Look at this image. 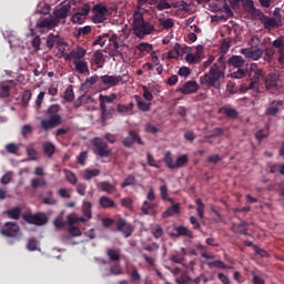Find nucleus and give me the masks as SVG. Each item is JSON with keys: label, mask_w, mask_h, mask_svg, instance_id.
<instances>
[{"label": "nucleus", "mask_w": 284, "mask_h": 284, "mask_svg": "<svg viewBox=\"0 0 284 284\" xmlns=\"http://www.w3.org/2000/svg\"><path fill=\"white\" fill-rule=\"evenodd\" d=\"M225 80V72L219 64L214 63L209 72L201 79L202 85L206 88H214V90H221V83Z\"/></svg>", "instance_id": "obj_1"}, {"label": "nucleus", "mask_w": 284, "mask_h": 284, "mask_svg": "<svg viewBox=\"0 0 284 284\" xmlns=\"http://www.w3.org/2000/svg\"><path fill=\"white\" fill-rule=\"evenodd\" d=\"M133 32L138 39H143L154 32V26L145 22L143 14L135 12L133 18Z\"/></svg>", "instance_id": "obj_2"}, {"label": "nucleus", "mask_w": 284, "mask_h": 284, "mask_svg": "<svg viewBox=\"0 0 284 284\" xmlns=\"http://www.w3.org/2000/svg\"><path fill=\"white\" fill-rule=\"evenodd\" d=\"M93 145V154L95 156H99L100 159H108L109 156H112V149L108 146V142L102 140V138H94L92 140Z\"/></svg>", "instance_id": "obj_3"}, {"label": "nucleus", "mask_w": 284, "mask_h": 284, "mask_svg": "<svg viewBox=\"0 0 284 284\" xmlns=\"http://www.w3.org/2000/svg\"><path fill=\"white\" fill-rule=\"evenodd\" d=\"M246 74H248V77L251 79L248 90H254V88H256V84L258 83V81H261V79H264L265 71H263L262 68H258V64L251 63L250 68L246 69Z\"/></svg>", "instance_id": "obj_4"}, {"label": "nucleus", "mask_w": 284, "mask_h": 284, "mask_svg": "<svg viewBox=\"0 0 284 284\" xmlns=\"http://www.w3.org/2000/svg\"><path fill=\"white\" fill-rule=\"evenodd\" d=\"M23 219L29 225H45L48 223V216L44 213L27 214Z\"/></svg>", "instance_id": "obj_5"}, {"label": "nucleus", "mask_w": 284, "mask_h": 284, "mask_svg": "<svg viewBox=\"0 0 284 284\" xmlns=\"http://www.w3.org/2000/svg\"><path fill=\"white\" fill-rule=\"evenodd\" d=\"M135 143H138V145H143V140L141 139L139 133H136V131L131 130L129 132V135L123 139L122 145L124 148H132Z\"/></svg>", "instance_id": "obj_6"}, {"label": "nucleus", "mask_w": 284, "mask_h": 284, "mask_svg": "<svg viewBox=\"0 0 284 284\" xmlns=\"http://www.w3.org/2000/svg\"><path fill=\"white\" fill-rule=\"evenodd\" d=\"M2 236H7L9 239H14L19 234V224L14 222H7L3 229L0 230Z\"/></svg>", "instance_id": "obj_7"}, {"label": "nucleus", "mask_w": 284, "mask_h": 284, "mask_svg": "<svg viewBox=\"0 0 284 284\" xmlns=\"http://www.w3.org/2000/svg\"><path fill=\"white\" fill-rule=\"evenodd\" d=\"M116 230L118 232H121L125 239H130L132 236V233L134 232V226H132L125 219H119L116 222Z\"/></svg>", "instance_id": "obj_8"}, {"label": "nucleus", "mask_w": 284, "mask_h": 284, "mask_svg": "<svg viewBox=\"0 0 284 284\" xmlns=\"http://www.w3.org/2000/svg\"><path fill=\"white\" fill-rule=\"evenodd\" d=\"M264 30H272L273 28H280L281 23L277 22L275 18H270L263 13V11L257 16Z\"/></svg>", "instance_id": "obj_9"}, {"label": "nucleus", "mask_w": 284, "mask_h": 284, "mask_svg": "<svg viewBox=\"0 0 284 284\" xmlns=\"http://www.w3.org/2000/svg\"><path fill=\"white\" fill-rule=\"evenodd\" d=\"M63 123V120H61V116H51L47 120H42L40 122V125L44 132H48V130H53V128H57Z\"/></svg>", "instance_id": "obj_10"}, {"label": "nucleus", "mask_w": 284, "mask_h": 284, "mask_svg": "<svg viewBox=\"0 0 284 284\" xmlns=\"http://www.w3.org/2000/svg\"><path fill=\"white\" fill-rule=\"evenodd\" d=\"M284 106L283 100H273L270 103V106L266 108L265 114L266 116H276L278 112H281V109Z\"/></svg>", "instance_id": "obj_11"}, {"label": "nucleus", "mask_w": 284, "mask_h": 284, "mask_svg": "<svg viewBox=\"0 0 284 284\" xmlns=\"http://www.w3.org/2000/svg\"><path fill=\"white\" fill-rule=\"evenodd\" d=\"M273 48L277 49V54L280 55L277 61L280 65H284V36L278 37L272 43Z\"/></svg>", "instance_id": "obj_12"}, {"label": "nucleus", "mask_w": 284, "mask_h": 284, "mask_svg": "<svg viewBox=\"0 0 284 284\" xmlns=\"http://www.w3.org/2000/svg\"><path fill=\"white\" fill-rule=\"evenodd\" d=\"M241 54L245 57L246 59H251L252 61H258L263 57V50L262 49H241Z\"/></svg>", "instance_id": "obj_13"}, {"label": "nucleus", "mask_w": 284, "mask_h": 284, "mask_svg": "<svg viewBox=\"0 0 284 284\" xmlns=\"http://www.w3.org/2000/svg\"><path fill=\"white\" fill-rule=\"evenodd\" d=\"M100 79L104 85L115 88V85H119L123 81V75H102Z\"/></svg>", "instance_id": "obj_14"}, {"label": "nucleus", "mask_w": 284, "mask_h": 284, "mask_svg": "<svg viewBox=\"0 0 284 284\" xmlns=\"http://www.w3.org/2000/svg\"><path fill=\"white\" fill-rule=\"evenodd\" d=\"M68 14H70V6H62L60 9L53 11V22L59 23L62 19H67Z\"/></svg>", "instance_id": "obj_15"}, {"label": "nucleus", "mask_w": 284, "mask_h": 284, "mask_svg": "<svg viewBox=\"0 0 284 284\" xmlns=\"http://www.w3.org/2000/svg\"><path fill=\"white\" fill-rule=\"evenodd\" d=\"M242 7L252 17H258L263 12L260 9H256V7H254L253 0H242Z\"/></svg>", "instance_id": "obj_16"}, {"label": "nucleus", "mask_w": 284, "mask_h": 284, "mask_svg": "<svg viewBox=\"0 0 284 284\" xmlns=\"http://www.w3.org/2000/svg\"><path fill=\"white\" fill-rule=\"evenodd\" d=\"M91 63L92 65L95 68H93V70H99L100 68H103L104 63H105V58L103 57V52L101 51H95L91 58Z\"/></svg>", "instance_id": "obj_17"}, {"label": "nucleus", "mask_w": 284, "mask_h": 284, "mask_svg": "<svg viewBox=\"0 0 284 284\" xmlns=\"http://www.w3.org/2000/svg\"><path fill=\"white\" fill-rule=\"evenodd\" d=\"M196 91H199V83L196 81H187L179 89V92L182 94H193Z\"/></svg>", "instance_id": "obj_18"}, {"label": "nucleus", "mask_w": 284, "mask_h": 284, "mask_svg": "<svg viewBox=\"0 0 284 284\" xmlns=\"http://www.w3.org/2000/svg\"><path fill=\"white\" fill-rule=\"evenodd\" d=\"M219 114H224L227 119H237L239 111L232 106L224 105L219 109Z\"/></svg>", "instance_id": "obj_19"}, {"label": "nucleus", "mask_w": 284, "mask_h": 284, "mask_svg": "<svg viewBox=\"0 0 284 284\" xmlns=\"http://www.w3.org/2000/svg\"><path fill=\"white\" fill-rule=\"evenodd\" d=\"M73 65H75V72H79V74H90V69L85 60H73Z\"/></svg>", "instance_id": "obj_20"}, {"label": "nucleus", "mask_w": 284, "mask_h": 284, "mask_svg": "<svg viewBox=\"0 0 284 284\" xmlns=\"http://www.w3.org/2000/svg\"><path fill=\"white\" fill-rule=\"evenodd\" d=\"M134 109V103H129L128 105L125 104H118L116 110L119 114H122L123 116H132L134 112L132 111Z\"/></svg>", "instance_id": "obj_21"}, {"label": "nucleus", "mask_w": 284, "mask_h": 284, "mask_svg": "<svg viewBox=\"0 0 284 284\" xmlns=\"http://www.w3.org/2000/svg\"><path fill=\"white\" fill-rule=\"evenodd\" d=\"M232 232H234L235 234H244L245 236H252V234L247 232V222L245 221H242L240 224H233Z\"/></svg>", "instance_id": "obj_22"}, {"label": "nucleus", "mask_w": 284, "mask_h": 284, "mask_svg": "<svg viewBox=\"0 0 284 284\" xmlns=\"http://www.w3.org/2000/svg\"><path fill=\"white\" fill-rule=\"evenodd\" d=\"M100 110H101V120L102 123H105V121L112 119L113 114H114V109H108V106L105 104H100Z\"/></svg>", "instance_id": "obj_23"}, {"label": "nucleus", "mask_w": 284, "mask_h": 284, "mask_svg": "<svg viewBox=\"0 0 284 284\" xmlns=\"http://www.w3.org/2000/svg\"><path fill=\"white\" fill-rule=\"evenodd\" d=\"M98 187L106 194H114V192H116V185L110 183L109 181L98 183Z\"/></svg>", "instance_id": "obj_24"}, {"label": "nucleus", "mask_w": 284, "mask_h": 284, "mask_svg": "<svg viewBox=\"0 0 284 284\" xmlns=\"http://www.w3.org/2000/svg\"><path fill=\"white\" fill-rule=\"evenodd\" d=\"M55 43L57 45H61L63 43L61 37L55 36L54 33H50L47 38V48H49V50H52Z\"/></svg>", "instance_id": "obj_25"}, {"label": "nucleus", "mask_w": 284, "mask_h": 284, "mask_svg": "<svg viewBox=\"0 0 284 284\" xmlns=\"http://www.w3.org/2000/svg\"><path fill=\"white\" fill-rule=\"evenodd\" d=\"M227 63L232 68H243L245 64V59L242 55H232L229 58Z\"/></svg>", "instance_id": "obj_26"}, {"label": "nucleus", "mask_w": 284, "mask_h": 284, "mask_svg": "<svg viewBox=\"0 0 284 284\" xmlns=\"http://www.w3.org/2000/svg\"><path fill=\"white\" fill-rule=\"evenodd\" d=\"M42 150L48 159H52V156H54V152H57V146H54V143L52 142H43Z\"/></svg>", "instance_id": "obj_27"}, {"label": "nucleus", "mask_w": 284, "mask_h": 284, "mask_svg": "<svg viewBox=\"0 0 284 284\" xmlns=\"http://www.w3.org/2000/svg\"><path fill=\"white\" fill-rule=\"evenodd\" d=\"M174 214H181V204L176 203L170 206L162 213V219H170V216H174Z\"/></svg>", "instance_id": "obj_28"}, {"label": "nucleus", "mask_w": 284, "mask_h": 284, "mask_svg": "<svg viewBox=\"0 0 284 284\" xmlns=\"http://www.w3.org/2000/svg\"><path fill=\"white\" fill-rule=\"evenodd\" d=\"M3 214H6L9 219L19 221L21 219V207L14 206L13 209L4 211Z\"/></svg>", "instance_id": "obj_29"}, {"label": "nucleus", "mask_w": 284, "mask_h": 284, "mask_svg": "<svg viewBox=\"0 0 284 284\" xmlns=\"http://www.w3.org/2000/svg\"><path fill=\"white\" fill-rule=\"evenodd\" d=\"M134 99L138 103L139 110H141L142 112H150L152 103L143 101L139 95H135Z\"/></svg>", "instance_id": "obj_30"}, {"label": "nucleus", "mask_w": 284, "mask_h": 284, "mask_svg": "<svg viewBox=\"0 0 284 284\" xmlns=\"http://www.w3.org/2000/svg\"><path fill=\"white\" fill-rule=\"evenodd\" d=\"M99 203L100 206L103 207V210H110L114 207V201L108 196H101Z\"/></svg>", "instance_id": "obj_31"}, {"label": "nucleus", "mask_w": 284, "mask_h": 284, "mask_svg": "<svg viewBox=\"0 0 284 284\" xmlns=\"http://www.w3.org/2000/svg\"><path fill=\"white\" fill-rule=\"evenodd\" d=\"M155 207H156V203L150 202V201H144L141 206V212H142V214L148 216V214H150V212H152V210H154Z\"/></svg>", "instance_id": "obj_32"}, {"label": "nucleus", "mask_w": 284, "mask_h": 284, "mask_svg": "<svg viewBox=\"0 0 284 284\" xmlns=\"http://www.w3.org/2000/svg\"><path fill=\"white\" fill-rule=\"evenodd\" d=\"M101 174V171L99 169H87L84 170L83 179L84 181H91V179H94Z\"/></svg>", "instance_id": "obj_33"}, {"label": "nucleus", "mask_w": 284, "mask_h": 284, "mask_svg": "<svg viewBox=\"0 0 284 284\" xmlns=\"http://www.w3.org/2000/svg\"><path fill=\"white\" fill-rule=\"evenodd\" d=\"M175 230H176L175 236H187L189 239H194V233H192V231H190L185 226H178Z\"/></svg>", "instance_id": "obj_34"}, {"label": "nucleus", "mask_w": 284, "mask_h": 284, "mask_svg": "<svg viewBox=\"0 0 284 284\" xmlns=\"http://www.w3.org/2000/svg\"><path fill=\"white\" fill-rule=\"evenodd\" d=\"M277 81L278 79L276 78V74H270L266 77L265 87L267 90H272V88H276V85H278Z\"/></svg>", "instance_id": "obj_35"}, {"label": "nucleus", "mask_w": 284, "mask_h": 284, "mask_svg": "<svg viewBox=\"0 0 284 284\" xmlns=\"http://www.w3.org/2000/svg\"><path fill=\"white\" fill-rule=\"evenodd\" d=\"M99 100H100V105H105V103H112L116 101V94L115 93H112L110 95L100 94Z\"/></svg>", "instance_id": "obj_36"}, {"label": "nucleus", "mask_w": 284, "mask_h": 284, "mask_svg": "<svg viewBox=\"0 0 284 284\" xmlns=\"http://www.w3.org/2000/svg\"><path fill=\"white\" fill-rule=\"evenodd\" d=\"M85 54H88V51H85V49L78 48L72 51L71 57H73L74 61H81V59H83V57H85Z\"/></svg>", "instance_id": "obj_37"}, {"label": "nucleus", "mask_w": 284, "mask_h": 284, "mask_svg": "<svg viewBox=\"0 0 284 284\" xmlns=\"http://www.w3.org/2000/svg\"><path fill=\"white\" fill-rule=\"evenodd\" d=\"M195 203L197 205V207H196L197 216H199V219H203L205 216V204L203 203V200H201V199H196Z\"/></svg>", "instance_id": "obj_38"}, {"label": "nucleus", "mask_w": 284, "mask_h": 284, "mask_svg": "<svg viewBox=\"0 0 284 284\" xmlns=\"http://www.w3.org/2000/svg\"><path fill=\"white\" fill-rule=\"evenodd\" d=\"M48 196L42 199L43 205H57V199H54V193L48 191Z\"/></svg>", "instance_id": "obj_39"}, {"label": "nucleus", "mask_w": 284, "mask_h": 284, "mask_svg": "<svg viewBox=\"0 0 284 284\" xmlns=\"http://www.w3.org/2000/svg\"><path fill=\"white\" fill-rule=\"evenodd\" d=\"M48 182L44 179H32L31 180V187L32 190H39V187H45Z\"/></svg>", "instance_id": "obj_40"}, {"label": "nucleus", "mask_w": 284, "mask_h": 284, "mask_svg": "<svg viewBox=\"0 0 284 284\" xmlns=\"http://www.w3.org/2000/svg\"><path fill=\"white\" fill-rule=\"evenodd\" d=\"M164 163L169 170H174V159H172V152L170 151L165 152Z\"/></svg>", "instance_id": "obj_41"}, {"label": "nucleus", "mask_w": 284, "mask_h": 284, "mask_svg": "<svg viewBox=\"0 0 284 284\" xmlns=\"http://www.w3.org/2000/svg\"><path fill=\"white\" fill-rule=\"evenodd\" d=\"M67 181L71 183V185H77L79 183V179L77 178V174H74L72 171L64 170Z\"/></svg>", "instance_id": "obj_42"}, {"label": "nucleus", "mask_w": 284, "mask_h": 284, "mask_svg": "<svg viewBox=\"0 0 284 284\" xmlns=\"http://www.w3.org/2000/svg\"><path fill=\"white\" fill-rule=\"evenodd\" d=\"M108 39H110V33H103L95 39L93 44L99 45L100 48H103V45H105Z\"/></svg>", "instance_id": "obj_43"}, {"label": "nucleus", "mask_w": 284, "mask_h": 284, "mask_svg": "<svg viewBox=\"0 0 284 284\" xmlns=\"http://www.w3.org/2000/svg\"><path fill=\"white\" fill-rule=\"evenodd\" d=\"M93 14H101L105 17L108 14V7L103 4H95L92 9Z\"/></svg>", "instance_id": "obj_44"}, {"label": "nucleus", "mask_w": 284, "mask_h": 284, "mask_svg": "<svg viewBox=\"0 0 284 284\" xmlns=\"http://www.w3.org/2000/svg\"><path fill=\"white\" fill-rule=\"evenodd\" d=\"M106 256H109L110 261L113 262L121 261V254H119V251L114 248H109L106 251Z\"/></svg>", "instance_id": "obj_45"}, {"label": "nucleus", "mask_w": 284, "mask_h": 284, "mask_svg": "<svg viewBox=\"0 0 284 284\" xmlns=\"http://www.w3.org/2000/svg\"><path fill=\"white\" fill-rule=\"evenodd\" d=\"M82 211L87 220L92 219V203L84 202L82 206Z\"/></svg>", "instance_id": "obj_46"}, {"label": "nucleus", "mask_w": 284, "mask_h": 284, "mask_svg": "<svg viewBox=\"0 0 284 284\" xmlns=\"http://www.w3.org/2000/svg\"><path fill=\"white\" fill-rule=\"evenodd\" d=\"M159 26H162L164 30H170V28H174V21L172 19H159Z\"/></svg>", "instance_id": "obj_47"}, {"label": "nucleus", "mask_w": 284, "mask_h": 284, "mask_svg": "<svg viewBox=\"0 0 284 284\" xmlns=\"http://www.w3.org/2000/svg\"><path fill=\"white\" fill-rule=\"evenodd\" d=\"M187 161H189L187 155L185 154L180 155L174 163V170H179V168H183V165H185Z\"/></svg>", "instance_id": "obj_48"}, {"label": "nucleus", "mask_w": 284, "mask_h": 284, "mask_svg": "<svg viewBox=\"0 0 284 284\" xmlns=\"http://www.w3.org/2000/svg\"><path fill=\"white\" fill-rule=\"evenodd\" d=\"M27 250L29 252H37V250H41L39 248V241L34 240V239H30L28 244H27Z\"/></svg>", "instance_id": "obj_49"}, {"label": "nucleus", "mask_w": 284, "mask_h": 284, "mask_svg": "<svg viewBox=\"0 0 284 284\" xmlns=\"http://www.w3.org/2000/svg\"><path fill=\"white\" fill-rule=\"evenodd\" d=\"M92 32L91 26L81 27L77 30L75 37H85L87 34H90Z\"/></svg>", "instance_id": "obj_50"}, {"label": "nucleus", "mask_w": 284, "mask_h": 284, "mask_svg": "<svg viewBox=\"0 0 284 284\" xmlns=\"http://www.w3.org/2000/svg\"><path fill=\"white\" fill-rule=\"evenodd\" d=\"M59 110H61V106L58 104L50 105L48 109L49 119H51V116H61Z\"/></svg>", "instance_id": "obj_51"}, {"label": "nucleus", "mask_w": 284, "mask_h": 284, "mask_svg": "<svg viewBox=\"0 0 284 284\" xmlns=\"http://www.w3.org/2000/svg\"><path fill=\"white\" fill-rule=\"evenodd\" d=\"M64 100H67L68 102L74 101V90L72 84L65 89Z\"/></svg>", "instance_id": "obj_52"}, {"label": "nucleus", "mask_w": 284, "mask_h": 284, "mask_svg": "<svg viewBox=\"0 0 284 284\" xmlns=\"http://www.w3.org/2000/svg\"><path fill=\"white\" fill-rule=\"evenodd\" d=\"M185 61H186V63H190L191 65H196V63H201V59L199 57L194 55V53L186 54Z\"/></svg>", "instance_id": "obj_53"}, {"label": "nucleus", "mask_w": 284, "mask_h": 284, "mask_svg": "<svg viewBox=\"0 0 284 284\" xmlns=\"http://www.w3.org/2000/svg\"><path fill=\"white\" fill-rule=\"evenodd\" d=\"M267 136H270V131L267 129H261V130L256 131V133H255V139L260 142L263 139H267Z\"/></svg>", "instance_id": "obj_54"}, {"label": "nucleus", "mask_w": 284, "mask_h": 284, "mask_svg": "<svg viewBox=\"0 0 284 284\" xmlns=\"http://www.w3.org/2000/svg\"><path fill=\"white\" fill-rule=\"evenodd\" d=\"M245 74H247V69H241V67H240V68H237L236 71L231 73V77H232V79H243V77H245Z\"/></svg>", "instance_id": "obj_55"}, {"label": "nucleus", "mask_w": 284, "mask_h": 284, "mask_svg": "<svg viewBox=\"0 0 284 284\" xmlns=\"http://www.w3.org/2000/svg\"><path fill=\"white\" fill-rule=\"evenodd\" d=\"M212 267H217L219 270H232V266L223 263V261H214L209 264Z\"/></svg>", "instance_id": "obj_56"}, {"label": "nucleus", "mask_w": 284, "mask_h": 284, "mask_svg": "<svg viewBox=\"0 0 284 284\" xmlns=\"http://www.w3.org/2000/svg\"><path fill=\"white\" fill-rule=\"evenodd\" d=\"M151 232L154 236V239H161V236H163V227H161V225L155 224L152 229Z\"/></svg>", "instance_id": "obj_57"}, {"label": "nucleus", "mask_w": 284, "mask_h": 284, "mask_svg": "<svg viewBox=\"0 0 284 284\" xmlns=\"http://www.w3.org/2000/svg\"><path fill=\"white\" fill-rule=\"evenodd\" d=\"M88 18L83 17L82 14L80 13H74L72 17H71V21L72 23H78V26H81V23H85V20Z\"/></svg>", "instance_id": "obj_58"}, {"label": "nucleus", "mask_w": 284, "mask_h": 284, "mask_svg": "<svg viewBox=\"0 0 284 284\" xmlns=\"http://www.w3.org/2000/svg\"><path fill=\"white\" fill-rule=\"evenodd\" d=\"M52 26H57L54 20L42 19L38 22V28H52Z\"/></svg>", "instance_id": "obj_59"}, {"label": "nucleus", "mask_w": 284, "mask_h": 284, "mask_svg": "<svg viewBox=\"0 0 284 284\" xmlns=\"http://www.w3.org/2000/svg\"><path fill=\"white\" fill-rule=\"evenodd\" d=\"M30 99H32V91L26 90L22 94V104L24 108L30 103Z\"/></svg>", "instance_id": "obj_60"}, {"label": "nucleus", "mask_w": 284, "mask_h": 284, "mask_svg": "<svg viewBox=\"0 0 284 284\" xmlns=\"http://www.w3.org/2000/svg\"><path fill=\"white\" fill-rule=\"evenodd\" d=\"M78 14H81L84 17V19H88V14H90V4L85 3L83 4L77 12Z\"/></svg>", "instance_id": "obj_61"}, {"label": "nucleus", "mask_w": 284, "mask_h": 284, "mask_svg": "<svg viewBox=\"0 0 284 284\" xmlns=\"http://www.w3.org/2000/svg\"><path fill=\"white\" fill-rule=\"evenodd\" d=\"M146 161H148V165L150 168H155L156 170H159V168H161L158 163L156 160L154 159L153 155H151V153L146 154Z\"/></svg>", "instance_id": "obj_62"}, {"label": "nucleus", "mask_w": 284, "mask_h": 284, "mask_svg": "<svg viewBox=\"0 0 284 284\" xmlns=\"http://www.w3.org/2000/svg\"><path fill=\"white\" fill-rule=\"evenodd\" d=\"M136 182V178H134V175H129L122 183H121V187H128L130 185H134V183Z\"/></svg>", "instance_id": "obj_63"}, {"label": "nucleus", "mask_w": 284, "mask_h": 284, "mask_svg": "<svg viewBox=\"0 0 284 284\" xmlns=\"http://www.w3.org/2000/svg\"><path fill=\"white\" fill-rule=\"evenodd\" d=\"M6 150L9 154H17V152H19V145L16 143H9L6 145Z\"/></svg>", "instance_id": "obj_64"}]
</instances>
